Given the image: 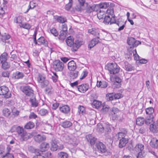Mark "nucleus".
<instances>
[{"label": "nucleus", "instance_id": "f257e3e1", "mask_svg": "<svg viewBox=\"0 0 158 158\" xmlns=\"http://www.w3.org/2000/svg\"><path fill=\"white\" fill-rule=\"evenodd\" d=\"M154 108L149 107V125L150 131L153 133H157L158 132V118L156 122L154 120Z\"/></svg>", "mask_w": 158, "mask_h": 158}, {"label": "nucleus", "instance_id": "f03ea898", "mask_svg": "<svg viewBox=\"0 0 158 158\" xmlns=\"http://www.w3.org/2000/svg\"><path fill=\"white\" fill-rule=\"evenodd\" d=\"M15 129H16L18 136L21 141H26L29 138L30 136L29 134L24 131L23 127L14 126L12 127L11 130V131H14V130Z\"/></svg>", "mask_w": 158, "mask_h": 158}, {"label": "nucleus", "instance_id": "7ed1b4c3", "mask_svg": "<svg viewBox=\"0 0 158 158\" xmlns=\"http://www.w3.org/2000/svg\"><path fill=\"white\" fill-rule=\"evenodd\" d=\"M127 133V131H124L123 132L118 133L116 135L119 141L118 146L120 148H122L125 147L128 142L129 139L127 138H125Z\"/></svg>", "mask_w": 158, "mask_h": 158}, {"label": "nucleus", "instance_id": "20e7f679", "mask_svg": "<svg viewBox=\"0 0 158 158\" xmlns=\"http://www.w3.org/2000/svg\"><path fill=\"white\" fill-rule=\"evenodd\" d=\"M111 74H115L119 72L120 68L115 63H112L108 64L106 66Z\"/></svg>", "mask_w": 158, "mask_h": 158}, {"label": "nucleus", "instance_id": "39448f33", "mask_svg": "<svg viewBox=\"0 0 158 158\" xmlns=\"http://www.w3.org/2000/svg\"><path fill=\"white\" fill-rule=\"evenodd\" d=\"M63 141L65 143L72 145L74 146H77L78 143V141L75 137L69 136L65 135L63 137Z\"/></svg>", "mask_w": 158, "mask_h": 158}, {"label": "nucleus", "instance_id": "423d86ee", "mask_svg": "<svg viewBox=\"0 0 158 158\" xmlns=\"http://www.w3.org/2000/svg\"><path fill=\"white\" fill-rule=\"evenodd\" d=\"M143 145L138 143L136 144L134 148V150L138 152L137 155V158H143L145 155V154L143 151Z\"/></svg>", "mask_w": 158, "mask_h": 158}, {"label": "nucleus", "instance_id": "0eeeda50", "mask_svg": "<svg viewBox=\"0 0 158 158\" xmlns=\"http://www.w3.org/2000/svg\"><path fill=\"white\" fill-rule=\"evenodd\" d=\"M0 95H4L5 98H8L11 97V94L8 87L3 85L0 86Z\"/></svg>", "mask_w": 158, "mask_h": 158}, {"label": "nucleus", "instance_id": "6e6552de", "mask_svg": "<svg viewBox=\"0 0 158 158\" xmlns=\"http://www.w3.org/2000/svg\"><path fill=\"white\" fill-rule=\"evenodd\" d=\"M64 67V63L59 60H56L54 61L53 65V68L56 71H62Z\"/></svg>", "mask_w": 158, "mask_h": 158}, {"label": "nucleus", "instance_id": "1a4fd4ad", "mask_svg": "<svg viewBox=\"0 0 158 158\" xmlns=\"http://www.w3.org/2000/svg\"><path fill=\"white\" fill-rule=\"evenodd\" d=\"M22 91L26 96L29 97L32 96L33 95V90L31 87L29 85L23 86Z\"/></svg>", "mask_w": 158, "mask_h": 158}, {"label": "nucleus", "instance_id": "9d476101", "mask_svg": "<svg viewBox=\"0 0 158 158\" xmlns=\"http://www.w3.org/2000/svg\"><path fill=\"white\" fill-rule=\"evenodd\" d=\"M8 58H10L11 61L17 63L18 59H19V54L17 51L14 50H12L8 56Z\"/></svg>", "mask_w": 158, "mask_h": 158}, {"label": "nucleus", "instance_id": "9b49d317", "mask_svg": "<svg viewBox=\"0 0 158 158\" xmlns=\"http://www.w3.org/2000/svg\"><path fill=\"white\" fill-rule=\"evenodd\" d=\"M133 56H134L135 60H137L139 59V56L137 54L136 49H135L133 51H129L125 55V57L129 59L131 58Z\"/></svg>", "mask_w": 158, "mask_h": 158}, {"label": "nucleus", "instance_id": "f8f14e48", "mask_svg": "<svg viewBox=\"0 0 158 158\" xmlns=\"http://www.w3.org/2000/svg\"><path fill=\"white\" fill-rule=\"evenodd\" d=\"M95 146L98 151L100 152L103 153L106 152V147L102 142H98L96 143Z\"/></svg>", "mask_w": 158, "mask_h": 158}, {"label": "nucleus", "instance_id": "ddd939ff", "mask_svg": "<svg viewBox=\"0 0 158 158\" xmlns=\"http://www.w3.org/2000/svg\"><path fill=\"white\" fill-rule=\"evenodd\" d=\"M63 26L64 27H63V29L60 31V34L58 37L59 40H63L65 39L67 35V27L63 25Z\"/></svg>", "mask_w": 158, "mask_h": 158}, {"label": "nucleus", "instance_id": "4468645a", "mask_svg": "<svg viewBox=\"0 0 158 158\" xmlns=\"http://www.w3.org/2000/svg\"><path fill=\"white\" fill-rule=\"evenodd\" d=\"M89 88V85L87 83L81 84L77 87L78 90L82 93H85L88 89Z\"/></svg>", "mask_w": 158, "mask_h": 158}, {"label": "nucleus", "instance_id": "2eb2a0df", "mask_svg": "<svg viewBox=\"0 0 158 158\" xmlns=\"http://www.w3.org/2000/svg\"><path fill=\"white\" fill-rule=\"evenodd\" d=\"M10 38V36L8 34H5L3 35H0V39L5 43L10 44L11 42Z\"/></svg>", "mask_w": 158, "mask_h": 158}, {"label": "nucleus", "instance_id": "dca6fc26", "mask_svg": "<svg viewBox=\"0 0 158 158\" xmlns=\"http://www.w3.org/2000/svg\"><path fill=\"white\" fill-rule=\"evenodd\" d=\"M83 44L82 41L77 40L74 42L73 46L72 48V50L73 51H76L80 46Z\"/></svg>", "mask_w": 158, "mask_h": 158}, {"label": "nucleus", "instance_id": "f3484780", "mask_svg": "<svg viewBox=\"0 0 158 158\" xmlns=\"http://www.w3.org/2000/svg\"><path fill=\"white\" fill-rule=\"evenodd\" d=\"M57 142L56 139H52L51 142V150L53 151H56L58 148V146L57 145Z\"/></svg>", "mask_w": 158, "mask_h": 158}, {"label": "nucleus", "instance_id": "a211bd4d", "mask_svg": "<svg viewBox=\"0 0 158 158\" xmlns=\"http://www.w3.org/2000/svg\"><path fill=\"white\" fill-rule=\"evenodd\" d=\"M38 45H43L45 46H48V43L44 37L41 36L39 38L37 41Z\"/></svg>", "mask_w": 158, "mask_h": 158}, {"label": "nucleus", "instance_id": "6ab92c4d", "mask_svg": "<svg viewBox=\"0 0 158 158\" xmlns=\"http://www.w3.org/2000/svg\"><path fill=\"white\" fill-rule=\"evenodd\" d=\"M87 141L89 142L91 145H94L96 141V139L92 135L89 134L86 136Z\"/></svg>", "mask_w": 158, "mask_h": 158}, {"label": "nucleus", "instance_id": "aec40b11", "mask_svg": "<svg viewBox=\"0 0 158 158\" xmlns=\"http://www.w3.org/2000/svg\"><path fill=\"white\" fill-rule=\"evenodd\" d=\"M99 38V36H98L97 38L93 39L90 41V43L89 44L88 47L90 49L93 47L96 44H98L99 42V41L98 39Z\"/></svg>", "mask_w": 158, "mask_h": 158}, {"label": "nucleus", "instance_id": "412c9836", "mask_svg": "<svg viewBox=\"0 0 158 158\" xmlns=\"http://www.w3.org/2000/svg\"><path fill=\"white\" fill-rule=\"evenodd\" d=\"M68 69L70 71H73L77 68L76 64L73 60L69 62L68 64Z\"/></svg>", "mask_w": 158, "mask_h": 158}, {"label": "nucleus", "instance_id": "4be33fe9", "mask_svg": "<svg viewBox=\"0 0 158 158\" xmlns=\"http://www.w3.org/2000/svg\"><path fill=\"white\" fill-rule=\"evenodd\" d=\"M150 144L152 148H158V139L156 138H152L150 143Z\"/></svg>", "mask_w": 158, "mask_h": 158}, {"label": "nucleus", "instance_id": "5701e85b", "mask_svg": "<svg viewBox=\"0 0 158 158\" xmlns=\"http://www.w3.org/2000/svg\"><path fill=\"white\" fill-rule=\"evenodd\" d=\"M60 125L62 127L65 128H68L71 127L73 125V124L70 121L66 120L61 122Z\"/></svg>", "mask_w": 158, "mask_h": 158}, {"label": "nucleus", "instance_id": "b1692460", "mask_svg": "<svg viewBox=\"0 0 158 158\" xmlns=\"http://www.w3.org/2000/svg\"><path fill=\"white\" fill-rule=\"evenodd\" d=\"M24 76L23 73L19 71H16L13 74V77L15 79H20L23 78Z\"/></svg>", "mask_w": 158, "mask_h": 158}, {"label": "nucleus", "instance_id": "393cba45", "mask_svg": "<svg viewBox=\"0 0 158 158\" xmlns=\"http://www.w3.org/2000/svg\"><path fill=\"white\" fill-rule=\"evenodd\" d=\"M88 32L94 36H99V31L98 29L92 28L88 30Z\"/></svg>", "mask_w": 158, "mask_h": 158}, {"label": "nucleus", "instance_id": "a878e982", "mask_svg": "<svg viewBox=\"0 0 158 158\" xmlns=\"http://www.w3.org/2000/svg\"><path fill=\"white\" fill-rule=\"evenodd\" d=\"M144 121L145 123L148 124V122L147 120H144V118L141 117H138L136 119V123L137 125L141 126L144 123Z\"/></svg>", "mask_w": 158, "mask_h": 158}, {"label": "nucleus", "instance_id": "bb28decb", "mask_svg": "<svg viewBox=\"0 0 158 158\" xmlns=\"http://www.w3.org/2000/svg\"><path fill=\"white\" fill-rule=\"evenodd\" d=\"M60 110L62 112L67 114L70 111V108L68 105H64L59 107Z\"/></svg>", "mask_w": 158, "mask_h": 158}, {"label": "nucleus", "instance_id": "cd10ccee", "mask_svg": "<svg viewBox=\"0 0 158 158\" xmlns=\"http://www.w3.org/2000/svg\"><path fill=\"white\" fill-rule=\"evenodd\" d=\"M34 139L36 141L38 142H40L46 139V138L44 136L38 135L34 136Z\"/></svg>", "mask_w": 158, "mask_h": 158}, {"label": "nucleus", "instance_id": "c85d7f7f", "mask_svg": "<svg viewBox=\"0 0 158 158\" xmlns=\"http://www.w3.org/2000/svg\"><path fill=\"white\" fill-rule=\"evenodd\" d=\"M49 147V143L44 142L42 143L40 146L41 152H44L47 150Z\"/></svg>", "mask_w": 158, "mask_h": 158}, {"label": "nucleus", "instance_id": "c756f323", "mask_svg": "<svg viewBox=\"0 0 158 158\" xmlns=\"http://www.w3.org/2000/svg\"><path fill=\"white\" fill-rule=\"evenodd\" d=\"M66 42L67 45L70 47H71L73 46L74 44V39L73 37L71 36L68 37L66 40Z\"/></svg>", "mask_w": 158, "mask_h": 158}, {"label": "nucleus", "instance_id": "7c9ffc66", "mask_svg": "<svg viewBox=\"0 0 158 158\" xmlns=\"http://www.w3.org/2000/svg\"><path fill=\"white\" fill-rule=\"evenodd\" d=\"M97 7H99L100 9H106L109 6V3L108 2H101L100 4H96Z\"/></svg>", "mask_w": 158, "mask_h": 158}, {"label": "nucleus", "instance_id": "2f4dec72", "mask_svg": "<svg viewBox=\"0 0 158 158\" xmlns=\"http://www.w3.org/2000/svg\"><path fill=\"white\" fill-rule=\"evenodd\" d=\"M102 105V102L99 101L94 100L92 103V105L94 108L97 109L99 108Z\"/></svg>", "mask_w": 158, "mask_h": 158}, {"label": "nucleus", "instance_id": "473e14b6", "mask_svg": "<svg viewBox=\"0 0 158 158\" xmlns=\"http://www.w3.org/2000/svg\"><path fill=\"white\" fill-rule=\"evenodd\" d=\"M125 67V69L128 71H131L134 69L135 68L134 66L129 64L127 62H124Z\"/></svg>", "mask_w": 158, "mask_h": 158}, {"label": "nucleus", "instance_id": "72a5a7b5", "mask_svg": "<svg viewBox=\"0 0 158 158\" xmlns=\"http://www.w3.org/2000/svg\"><path fill=\"white\" fill-rule=\"evenodd\" d=\"M97 86L98 87L101 88H106L107 86V83L105 81H97Z\"/></svg>", "mask_w": 158, "mask_h": 158}, {"label": "nucleus", "instance_id": "f704fd0d", "mask_svg": "<svg viewBox=\"0 0 158 158\" xmlns=\"http://www.w3.org/2000/svg\"><path fill=\"white\" fill-rule=\"evenodd\" d=\"M8 56V54L6 52H4L0 56V63L6 61L7 60Z\"/></svg>", "mask_w": 158, "mask_h": 158}, {"label": "nucleus", "instance_id": "c9c22d12", "mask_svg": "<svg viewBox=\"0 0 158 158\" xmlns=\"http://www.w3.org/2000/svg\"><path fill=\"white\" fill-rule=\"evenodd\" d=\"M97 7L96 4H94L91 6H88L86 9L87 13H90L95 10V8Z\"/></svg>", "mask_w": 158, "mask_h": 158}, {"label": "nucleus", "instance_id": "e433bc0d", "mask_svg": "<svg viewBox=\"0 0 158 158\" xmlns=\"http://www.w3.org/2000/svg\"><path fill=\"white\" fill-rule=\"evenodd\" d=\"M35 127V124L32 122L29 121L27 123L24 127L25 129H31Z\"/></svg>", "mask_w": 158, "mask_h": 158}, {"label": "nucleus", "instance_id": "4c0bfd02", "mask_svg": "<svg viewBox=\"0 0 158 158\" xmlns=\"http://www.w3.org/2000/svg\"><path fill=\"white\" fill-rule=\"evenodd\" d=\"M29 101L31 104L32 107H36L38 106V101L36 100L35 98H30Z\"/></svg>", "mask_w": 158, "mask_h": 158}, {"label": "nucleus", "instance_id": "58836bf2", "mask_svg": "<svg viewBox=\"0 0 158 158\" xmlns=\"http://www.w3.org/2000/svg\"><path fill=\"white\" fill-rule=\"evenodd\" d=\"M78 112L79 114L81 116L83 115L85 113V107L83 106H79L78 107Z\"/></svg>", "mask_w": 158, "mask_h": 158}, {"label": "nucleus", "instance_id": "ea45409f", "mask_svg": "<svg viewBox=\"0 0 158 158\" xmlns=\"http://www.w3.org/2000/svg\"><path fill=\"white\" fill-rule=\"evenodd\" d=\"M54 18L57 22L62 23H64L66 21V19L62 16H56Z\"/></svg>", "mask_w": 158, "mask_h": 158}, {"label": "nucleus", "instance_id": "a19ab883", "mask_svg": "<svg viewBox=\"0 0 158 158\" xmlns=\"http://www.w3.org/2000/svg\"><path fill=\"white\" fill-rule=\"evenodd\" d=\"M97 130L101 132H103L105 130L104 126L101 123H98L97 125Z\"/></svg>", "mask_w": 158, "mask_h": 158}, {"label": "nucleus", "instance_id": "79ce46f5", "mask_svg": "<svg viewBox=\"0 0 158 158\" xmlns=\"http://www.w3.org/2000/svg\"><path fill=\"white\" fill-rule=\"evenodd\" d=\"M68 156V154L64 152H60L58 154V158H67Z\"/></svg>", "mask_w": 158, "mask_h": 158}, {"label": "nucleus", "instance_id": "37998d69", "mask_svg": "<svg viewBox=\"0 0 158 158\" xmlns=\"http://www.w3.org/2000/svg\"><path fill=\"white\" fill-rule=\"evenodd\" d=\"M11 113L10 111L7 108H5L3 110V115L6 117L9 116Z\"/></svg>", "mask_w": 158, "mask_h": 158}, {"label": "nucleus", "instance_id": "c03bdc74", "mask_svg": "<svg viewBox=\"0 0 158 158\" xmlns=\"http://www.w3.org/2000/svg\"><path fill=\"white\" fill-rule=\"evenodd\" d=\"M0 63L2 64V68L4 69H6L10 67V64L6 62V61L3 62V63Z\"/></svg>", "mask_w": 158, "mask_h": 158}, {"label": "nucleus", "instance_id": "a18cd8bd", "mask_svg": "<svg viewBox=\"0 0 158 158\" xmlns=\"http://www.w3.org/2000/svg\"><path fill=\"white\" fill-rule=\"evenodd\" d=\"M40 83L41 88H43L47 86L49 84V81L47 80L44 81H41Z\"/></svg>", "mask_w": 158, "mask_h": 158}, {"label": "nucleus", "instance_id": "49530a36", "mask_svg": "<svg viewBox=\"0 0 158 158\" xmlns=\"http://www.w3.org/2000/svg\"><path fill=\"white\" fill-rule=\"evenodd\" d=\"M105 16L106 15L105 14V12L102 11L101 10L97 14V17L99 19H103L104 17L105 18Z\"/></svg>", "mask_w": 158, "mask_h": 158}, {"label": "nucleus", "instance_id": "de8ad7c7", "mask_svg": "<svg viewBox=\"0 0 158 158\" xmlns=\"http://www.w3.org/2000/svg\"><path fill=\"white\" fill-rule=\"evenodd\" d=\"M106 98L108 101H112L113 100L114 98L113 94H107L106 96Z\"/></svg>", "mask_w": 158, "mask_h": 158}, {"label": "nucleus", "instance_id": "09e8293b", "mask_svg": "<svg viewBox=\"0 0 158 158\" xmlns=\"http://www.w3.org/2000/svg\"><path fill=\"white\" fill-rule=\"evenodd\" d=\"M104 19V20L103 21L104 23L106 24H108L109 23H110V21H111L110 16H105Z\"/></svg>", "mask_w": 158, "mask_h": 158}, {"label": "nucleus", "instance_id": "8fccbe9b", "mask_svg": "<svg viewBox=\"0 0 158 158\" xmlns=\"http://www.w3.org/2000/svg\"><path fill=\"white\" fill-rule=\"evenodd\" d=\"M135 39L133 37L129 38L127 41L128 44L133 47L134 42H135Z\"/></svg>", "mask_w": 158, "mask_h": 158}, {"label": "nucleus", "instance_id": "3c124183", "mask_svg": "<svg viewBox=\"0 0 158 158\" xmlns=\"http://www.w3.org/2000/svg\"><path fill=\"white\" fill-rule=\"evenodd\" d=\"M106 13L108 15H110V16L114 15V9L112 7H110L108 8L106 10Z\"/></svg>", "mask_w": 158, "mask_h": 158}, {"label": "nucleus", "instance_id": "603ef678", "mask_svg": "<svg viewBox=\"0 0 158 158\" xmlns=\"http://www.w3.org/2000/svg\"><path fill=\"white\" fill-rule=\"evenodd\" d=\"M78 72L77 71H73L70 73V76L73 79L76 78L78 76Z\"/></svg>", "mask_w": 158, "mask_h": 158}, {"label": "nucleus", "instance_id": "864d4df0", "mask_svg": "<svg viewBox=\"0 0 158 158\" xmlns=\"http://www.w3.org/2000/svg\"><path fill=\"white\" fill-rule=\"evenodd\" d=\"M37 6V3L35 2V1H33L30 2L29 7H30L31 9H32L34 8Z\"/></svg>", "mask_w": 158, "mask_h": 158}, {"label": "nucleus", "instance_id": "5fc2aeb1", "mask_svg": "<svg viewBox=\"0 0 158 158\" xmlns=\"http://www.w3.org/2000/svg\"><path fill=\"white\" fill-rule=\"evenodd\" d=\"M116 24L117 25L118 27L122 26L123 25H125V24L124 22L121 19H117Z\"/></svg>", "mask_w": 158, "mask_h": 158}, {"label": "nucleus", "instance_id": "6e6d98bb", "mask_svg": "<svg viewBox=\"0 0 158 158\" xmlns=\"http://www.w3.org/2000/svg\"><path fill=\"white\" fill-rule=\"evenodd\" d=\"M50 31L52 34L55 36H57L58 35V33L56 30L55 28H52L50 29Z\"/></svg>", "mask_w": 158, "mask_h": 158}, {"label": "nucleus", "instance_id": "4d7b16f0", "mask_svg": "<svg viewBox=\"0 0 158 158\" xmlns=\"http://www.w3.org/2000/svg\"><path fill=\"white\" fill-rule=\"evenodd\" d=\"M69 3L66 4L65 7V9L67 10H69L72 6V0H69Z\"/></svg>", "mask_w": 158, "mask_h": 158}, {"label": "nucleus", "instance_id": "13d9d810", "mask_svg": "<svg viewBox=\"0 0 158 158\" xmlns=\"http://www.w3.org/2000/svg\"><path fill=\"white\" fill-rule=\"evenodd\" d=\"M12 111L13 115H14L15 117L19 115V111L15 109L14 107H13V109H12Z\"/></svg>", "mask_w": 158, "mask_h": 158}, {"label": "nucleus", "instance_id": "bf43d9fd", "mask_svg": "<svg viewBox=\"0 0 158 158\" xmlns=\"http://www.w3.org/2000/svg\"><path fill=\"white\" fill-rule=\"evenodd\" d=\"M48 113V110L45 109H42L39 111L40 114L42 116L45 115Z\"/></svg>", "mask_w": 158, "mask_h": 158}, {"label": "nucleus", "instance_id": "052dcab7", "mask_svg": "<svg viewBox=\"0 0 158 158\" xmlns=\"http://www.w3.org/2000/svg\"><path fill=\"white\" fill-rule=\"evenodd\" d=\"M111 113L112 115L114 114L119 112V110L116 107H113L110 110Z\"/></svg>", "mask_w": 158, "mask_h": 158}, {"label": "nucleus", "instance_id": "680f3d73", "mask_svg": "<svg viewBox=\"0 0 158 158\" xmlns=\"http://www.w3.org/2000/svg\"><path fill=\"white\" fill-rule=\"evenodd\" d=\"M6 157L7 158H14V155L11 153H6L5 154L2 156V158Z\"/></svg>", "mask_w": 158, "mask_h": 158}, {"label": "nucleus", "instance_id": "e2e57ef3", "mask_svg": "<svg viewBox=\"0 0 158 158\" xmlns=\"http://www.w3.org/2000/svg\"><path fill=\"white\" fill-rule=\"evenodd\" d=\"M116 17L115 16V15H112V16H110V19L111 21H110V24H113V23H116L117 20H116Z\"/></svg>", "mask_w": 158, "mask_h": 158}, {"label": "nucleus", "instance_id": "0e129e2a", "mask_svg": "<svg viewBox=\"0 0 158 158\" xmlns=\"http://www.w3.org/2000/svg\"><path fill=\"white\" fill-rule=\"evenodd\" d=\"M104 127L106 131L107 132H110L111 131V125L108 124H104Z\"/></svg>", "mask_w": 158, "mask_h": 158}, {"label": "nucleus", "instance_id": "69168bd1", "mask_svg": "<svg viewBox=\"0 0 158 158\" xmlns=\"http://www.w3.org/2000/svg\"><path fill=\"white\" fill-rule=\"evenodd\" d=\"M46 80L44 76L43 75H39L38 77V81L40 83L41 81H43Z\"/></svg>", "mask_w": 158, "mask_h": 158}, {"label": "nucleus", "instance_id": "338daca9", "mask_svg": "<svg viewBox=\"0 0 158 158\" xmlns=\"http://www.w3.org/2000/svg\"><path fill=\"white\" fill-rule=\"evenodd\" d=\"M2 76L4 77L9 78L10 73L7 71H3L2 73Z\"/></svg>", "mask_w": 158, "mask_h": 158}, {"label": "nucleus", "instance_id": "774afa93", "mask_svg": "<svg viewBox=\"0 0 158 158\" xmlns=\"http://www.w3.org/2000/svg\"><path fill=\"white\" fill-rule=\"evenodd\" d=\"M21 26L23 28L27 29H29L31 28L30 25L27 23L21 24Z\"/></svg>", "mask_w": 158, "mask_h": 158}]
</instances>
